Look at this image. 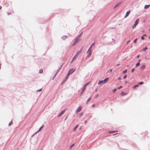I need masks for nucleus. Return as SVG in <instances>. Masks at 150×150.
<instances>
[{
    "mask_svg": "<svg viewBox=\"0 0 150 150\" xmlns=\"http://www.w3.org/2000/svg\"><path fill=\"white\" fill-rule=\"evenodd\" d=\"M76 70V69H70L69 71V74H71Z\"/></svg>",
    "mask_w": 150,
    "mask_h": 150,
    "instance_id": "1",
    "label": "nucleus"
},
{
    "mask_svg": "<svg viewBox=\"0 0 150 150\" xmlns=\"http://www.w3.org/2000/svg\"><path fill=\"white\" fill-rule=\"evenodd\" d=\"M79 40V39L78 38H76L74 40V43L72 44V46H74L78 42Z\"/></svg>",
    "mask_w": 150,
    "mask_h": 150,
    "instance_id": "2",
    "label": "nucleus"
},
{
    "mask_svg": "<svg viewBox=\"0 0 150 150\" xmlns=\"http://www.w3.org/2000/svg\"><path fill=\"white\" fill-rule=\"evenodd\" d=\"M81 106H79L76 110V113H78L81 110Z\"/></svg>",
    "mask_w": 150,
    "mask_h": 150,
    "instance_id": "3",
    "label": "nucleus"
},
{
    "mask_svg": "<svg viewBox=\"0 0 150 150\" xmlns=\"http://www.w3.org/2000/svg\"><path fill=\"white\" fill-rule=\"evenodd\" d=\"M82 49H81L80 50L77 52L75 55L78 56L82 52Z\"/></svg>",
    "mask_w": 150,
    "mask_h": 150,
    "instance_id": "4",
    "label": "nucleus"
},
{
    "mask_svg": "<svg viewBox=\"0 0 150 150\" xmlns=\"http://www.w3.org/2000/svg\"><path fill=\"white\" fill-rule=\"evenodd\" d=\"M139 21V18L137 19L135 21L134 24L136 26L138 24Z\"/></svg>",
    "mask_w": 150,
    "mask_h": 150,
    "instance_id": "5",
    "label": "nucleus"
},
{
    "mask_svg": "<svg viewBox=\"0 0 150 150\" xmlns=\"http://www.w3.org/2000/svg\"><path fill=\"white\" fill-rule=\"evenodd\" d=\"M130 13V11H127L126 12V14L125 16V18L127 17L128 16Z\"/></svg>",
    "mask_w": 150,
    "mask_h": 150,
    "instance_id": "6",
    "label": "nucleus"
},
{
    "mask_svg": "<svg viewBox=\"0 0 150 150\" xmlns=\"http://www.w3.org/2000/svg\"><path fill=\"white\" fill-rule=\"evenodd\" d=\"M105 83L104 82V81L103 80H99L98 83V85H100V84L101 83Z\"/></svg>",
    "mask_w": 150,
    "mask_h": 150,
    "instance_id": "7",
    "label": "nucleus"
},
{
    "mask_svg": "<svg viewBox=\"0 0 150 150\" xmlns=\"http://www.w3.org/2000/svg\"><path fill=\"white\" fill-rule=\"evenodd\" d=\"M88 52V57H89L91 55V53H92V51H90Z\"/></svg>",
    "mask_w": 150,
    "mask_h": 150,
    "instance_id": "8",
    "label": "nucleus"
},
{
    "mask_svg": "<svg viewBox=\"0 0 150 150\" xmlns=\"http://www.w3.org/2000/svg\"><path fill=\"white\" fill-rule=\"evenodd\" d=\"M145 67H146L145 65H143L140 68V69L142 70H143L145 68Z\"/></svg>",
    "mask_w": 150,
    "mask_h": 150,
    "instance_id": "9",
    "label": "nucleus"
},
{
    "mask_svg": "<svg viewBox=\"0 0 150 150\" xmlns=\"http://www.w3.org/2000/svg\"><path fill=\"white\" fill-rule=\"evenodd\" d=\"M150 4L149 5H145V6H144V8L145 9H147V8H149V7H150Z\"/></svg>",
    "mask_w": 150,
    "mask_h": 150,
    "instance_id": "10",
    "label": "nucleus"
},
{
    "mask_svg": "<svg viewBox=\"0 0 150 150\" xmlns=\"http://www.w3.org/2000/svg\"><path fill=\"white\" fill-rule=\"evenodd\" d=\"M109 80V78L108 77L105 78L103 81L104 83H106Z\"/></svg>",
    "mask_w": 150,
    "mask_h": 150,
    "instance_id": "11",
    "label": "nucleus"
},
{
    "mask_svg": "<svg viewBox=\"0 0 150 150\" xmlns=\"http://www.w3.org/2000/svg\"><path fill=\"white\" fill-rule=\"evenodd\" d=\"M109 80V78L108 77L105 78L103 81L104 83H106Z\"/></svg>",
    "mask_w": 150,
    "mask_h": 150,
    "instance_id": "12",
    "label": "nucleus"
},
{
    "mask_svg": "<svg viewBox=\"0 0 150 150\" xmlns=\"http://www.w3.org/2000/svg\"><path fill=\"white\" fill-rule=\"evenodd\" d=\"M43 126H44V125H42L41 127L40 128V129H39V130H38V131H37V132L36 133H35V134H37V133L38 132H40V131H41V130H42V128L43 127Z\"/></svg>",
    "mask_w": 150,
    "mask_h": 150,
    "instance_id": "13",
    "label": "nucleus"
},
{
    "mask_svg": "<svg viewBox=\"0 0 150 150\" xmlns=\"http://www.w3.org/2000/svg\"><path fill=\"white\" fill-rule=\"evenodd\" d=\"M121 4V3L120 2H119L118 3H117L115 5V6H114V8H116L118 6H119L120 4Z\"/></svg>",
    "mask_w": 150,
    "mask_h": 150,
    "instance_id": "14",
    "label": "nucleus"
},
{
    "mask_svg": "<svg viewBox=\"0 0 150 150\" xmlns=\"http://www.w3.org/2000/svg\"><path fill=\"white\" fill-rule=\"evenodd\" d=\"M83 32H82L78 36L77 38H78L79 39V38L82 35Z\"/></svg>",
    "mask_w": 150,
    "mask_h": 150,
    "instance_id": "15",
    "label": "nucleus"
},
{
    "mask_svg": "<svg viewBox=\"0 0 150 150\" xmlns=\"http://www.w3.org/2000/svg\"><path fill=\"white\" fill-rule=\"evenodd\" d=\"M117 132V131H109V133H115V132Z\"/></svg>",
    "mask_w": 150,
    "mask_h": 150,
    "instance_id": "16",
    "label": "nucleus"
},
{
    "mask_svg": "<svg viewBox=\"0 0 150 150\" xmlns=\"http://www.w3.org/2000/svg\"><path fill=\"white\" fill-rule=\"evenodd\" d=\"M78 56H77L76 55H75L72 58L73 60H75L76 59V58Z\"/></svg>",
    "mask_w": 150,
    "mask_h": 150,
    "instance_id": "17",
    "label": "nucleus"
},
{
    "mask_svg": "<svg viewBox=\"0 0 150 150\" xmlns=\"http://www.w3.org/2000/svg\"><path fill=\"white\" fill-rule=\"evenodd\" d=\"M91 97H90L88 99V100L87 101L86 104H87L88 103V102L91 100Z\"/></svg>",
    "mask_w": 150,
    "mask_h": 150,
    "instance_id": "18",
    "label": "nucleus"
},
{
    "mask_svg": "<svg viewBox=\"0 0 150 150\" xmlns=\"http://www.w3.org/2000/svg\"><path fill=\"white\" fill-rule=\"evenodd\" d=\"M148 49V48L147 47H145L144 48H143V51H146L147 49Z\"/></svg>",
    "mask_w": 150,
    "mask_h": 150,
    "instance_id": "19",
    "label": "nucleus"
},
{
    "mask_svg": "<svg viewBox=\"0 0 150 150\" xmlns=\"http://www.w3.org/2000/svg\"><path fill=\"white\" fill-rule=\"evenodd\" d=\"M140 63L139 62H138L136 64V67H137L140 65Z\"/></svg>",
    "mask_w": 150,
    "mask_h": 150,
    "instance_id": "20",
    "label": "nucleus"
},
{
    "mask_svg": "<svg viewBox=\"0 0 150 150\" xmlns=\"http://www.w3.org/2000/svg\"><path fill=\"white\" fill-rule=\"evenodd\" d=\"M95 43L94 42H93V43H92L91 44V46H90V47H91L92 48V47L94 46V45H95Z\"/></svg>",
    "mask_w": 150,
    "mask_h": 150,
    "instance_id": "21",
    "label": "nucleus"
},
{
    "mask_svg": "<svg viewBox=\"0 0 150 150\" xmlns=\"http://www.w3.org/2000/svg\"><path fill=\"white\" fill-rule=\"evenodd\" d=\"M86 87L85 86H84L83 88L82 91V92H83L85 90L86 88Z\"/></svg>",
    "mask_w": 150,
    "mask_h": 150,
    "instance_id": "22",
    "label": "nucleus"
},
{
    "mask_svg": "<svg viewBox=\"0 0 150 150\" xmlns=\"http://www.w3.org/2000/svg\"><path fill=\"white\" fill-rule=\"evenodd\" d=\"M43 70L42 69H41L39 71V73L40 74H42L43 73Z\"/></svg>",
    "mask_w": 150,
    "mask_h": 150,
    "instance_id": "23",
    "label": "nucleus"
},
{
    "mask_svg": "<svg viewBox=\"0 0 150 150\" xmlns=\"http://www.w3.org/2000/svg\"><path fill=\"white\" fill-rule=\"evenodd\" d=\"M91 83V82L90 81L89 82L86 83L84 86H85L86 87V86L89 84Z\"/></svg>",
    "mask_w": 150,
    "mask_h": 150,
    "instance_id": "24",
    "label": "nucleus"
},
{
    "mask_svg": "<svg viewBox=\"0 0 150 150\" xmlns=\"http://www.w3.org/2000/svg\"><path fill=\"white\" fill-rule=\"evenodd\" d=\"M78 125H76L74 128V131H75L76 130V129H77V128L78 127Z\"/></svg>",
    "mask_w": 150,
    "mask_h": 150,
    "instance_id": "25",
    "label": "nucleus"
},
{
    "mask_svg": "<svg viewBox=\"0 0 150 150\" xmlns=\"http://www.w3.org/2000/svg\"><path fill=\"white\" fill-rule=\"evenodd\" d=\"M66 111V110H62L61 112V113H62V114H63L65 112V111Z\"/></svg>",
    "mask_w": 150,
    "mask_h": 150,
    "instance_id": "26",
    "label": "nucleus"
},
{
    "mask_svg": "<svg viewBox=\"0 0 150 150\" xmlns=\"http://www.w3.org/2000/svg\"><path fill=\"white\" fill-rule=\"evenodd\" d=\"M66 111V110H62L61 112V113H62V114H63L65 112V111Z\"/></svg>",
    "mask_w": 150,
    "mask_h": 150,
    "instance_id": "27",
    "label": "nucleus"
},
{
    "mask_svg": "<svg viewBox=\"0 0 150 150\" xmlns=\"http://www.w3.org/2000/svg\"><path fill=\"white\" fill-rule=\"evenodd\" d=\"M127 71V69L125 70L123 72V74H125V73H126Z\"/></svg>",
    "mask_w": 150,
    "mask_h": 150,
    "instance_id": "28",
    "label": "nucleus"
},
{
    "mask_svg": "<svg viewBox=\"0 0 150 150\" xmlns=\"http://www.w3.org/2000/svg\"><path fill=\"white\" fill-rule=\"evenodd\" d=\"M127 95L126 93H124L123 92H122L121 93V95Z\"/></svg>",
    "mask_w": 150,
    "mask_h": 150,
    "instance_id": "29",
    "label": "nucleus"
},
{
    "mask_svg": "<svg viewBox=\"0 0 150 150\" xmlns=\"http://www.w3.org/2000/svg\"><path fill=\"white\" fill-rule=\"evenodd\" d=\"M74 144H73L71 145L70 146V148L71 149L74 146Z\"/></svg>",
    "mask_w": 150,
    "mask_h": 150,
    "instance_id": "30",
    "label": "nucleus"
},
{
    "mask_svg": "<svg viewBox=\"0 0 150 150\" xmlns=\"http://www.w3.org/2000/svg\"><path fill=\"white\" fill-rule=\"evenodd\" d=\"M13 122L11 120V122L9 123L8 125L9 126H10L12 124Z\"/></svg>",
    "mask_w": 150,
    "mask_h": 150,
    "instance_id": "31",
    "label": "nucleus"
},
{
    "mask_svg": "<svg viewBox=\"0 0 150 150\" xmlns=\"http://www.w3.org/2000/svg\"><path fill=\"white\" fill-rule=\"evenodd\" d=\"M62 115V113H61V112L58 115V117H59L60 116H61Z\"/></svg>",
    "mask_w": 150,
    "mask_h": 150,
    "instance_id": "32",
    "label": "nucleus"
},
{
    "mask_svg": "<svg viewBox=\"0 0 150 150\" xmlns=\"http://www.w3.org/2000/svg\"><path fill=\"white\" fill-rule=\"evenodd\" d=\"M122 88V86H120L119 87H118V88H117V89L118 90H119V89H120L121 88Z\"/></svg>",
    "mask_w": 150,
    "mask_h": 150,
    "instance_id": "33",
    "label": "nucleus"
},
{
    "mask_svg": "<svg viewBox=\"0 0 150 150\" xmlns=\"http://www.w3.org/2000/svg\"><path fill=\"white\" fill-rule=\"evenodd\" d=\"M143 82H139V83L138 84L139 85H142V84H143Z\"/></svg>",
    "mask_w": 150,
    "mask_h": 150,
    "instance_id": "34",
    "label": "nucleus"
},
{
    "mask_svg": "<svg viewBox=\"0 0 150 150\" xmlns=\"http://www.w3.org/2000/svg\"><path fill=\"white\" fill-rule=\"evenodd\" d=\"M91 48H92L91 47H90L87 51V52H88L89 51H91Z\"/></svg>",
    "mask_w": 150,
    "mask_h": 150,
    "instance_id": "35",
    "label": "nucleus"
},
{
    "mask_svg": "<svg viewBox=\"0 0 150 150\" xmlns=\"http://www.w3.org/2000/svg\"><path fill=\"white\" fill-rule=\"evenodd\" d=\"M137 38H136V39H135L134 40V41H133L134 42V43H136V42H137Z\"/></svg>",
    "mask_w": 150,
    "mask_h": 150,
    "instance_id": "36",
    "label": "nucleus"
},
{
    "mask_svg": "<svg viewBox=\"0 0 150 150\" xmlns=\"http://www.w3.org/2000/svg\"><path fill=\"white\" fill-rule=\"evenodd\" d=\"M67 38V37L66 36H64L62 37V38L64 39Z\"/></svg>",
    "mask_w": 150,
    "mask_h": 150,
    "instance_id": "37",
    "label": "nucleus"
},
{
    "mask_svg": "<svg viewBox=\"0 0 150 150\" xmlns=\"http://www.w3.org/2000/svg\"><path fill=\"white\" fill-rule=\"evenodd\" d=\"M136 25H134L132 26V29H134L135 28V27H136Z\"/></svg>",
    "mask_w": 150,
    "mask_h": 150,
    "instance_id": "38",
    "label": "nucleus"
},
{
    "mask_svg": "<svg viewBox=\"0 0 150 150\" xmlns=\"http://www.w3.org/2000/svg\"><path fill=\"white\" fill-rule=\"evenodd\" d=\"M59 71V70H58L56 72V73H55V76H56L57 74L58 73V72Z\"/></svg>",
    "mask_w": 150,
    "mask_h": 150,
    "instance_id": "39",
    "label": "nucleus"
},
{
    "mask_svg": "<svg viewBox=\"0 0 150 150\" xmlns=\"http://www.w3.org/2000/svg\"><path fill=\"white\" fill-rule=\"evenodd\" d=\"M138 86V85H136L135 86H134V88H136V87H137Z\"/></svg>",
    "mask_w": 150,
    "mask_h": 150,
    "instance_id": "40",
    "label": "nucleus"
},
{
    "mask_svg": "<svg viewBox=\"0 0 150 150\" xmlns=\"http://www.w3.org/2000/svg\"><path fill=\"white\" fill-rule=\"evenodd\" d=\"M69 74H67V77H66V80L68 79V78L69 77Z\"/></svg>",
    "mask_w": 150,
    "mask_h": 150,
    "instance_id": "41",
    "label": "nucleus"
},
{
    "mask_svg": "<svg viewBox=\"0 0 150 150\" xmlns=\"http://www.w3.org/2000/svg\"><path fill=\"white\" fill-rule=\"evenodd\" d=\"M134 68H133L131 70V72L132 73L133 72V71H134Z\"/></svg>",
    "mask_w": 150,
    "mask_h": 150,
    "instance_id": "42",
    "label": "nucleus"
},
{
    "mask_svg": "<svg viewBox=\"0 0 150 150\" xmlns=\"http://www.w3.org/2000/svg\"><path fill=\"white\" fill-rule=\"evenodd\" d=\"M117 91V89L116 88H115L113 90V92H115L116 91Z\"/></svg>",
    "mask_w": 150,
    "mask_h": 150,
    "instance_id": "43",
    "label": "nucleus"
},
{
    "mask_svg": "<svg viewBox=\"0 0 150 150\" xmlns=\"http://www.w3.org/2000/svg\"><path fill=\"white\" fill-rule=\"evenodd\" d=\"M141 38L143 40H144V36H142L141 37Z\"/></svg>",
    "mask_w": 150,
    "mask_h": 150,
    "instance_id": "44",
    "label": "nucleus"
},
{
    "mask_svg": "<svg viewBox=\"0 0 150 150\" xmlns=\"http://www.w3.org/2000/svg\"><path fill=\"white\" fill-rule=\"evenodd\" d=\"M42 89L41 88V89H40V90H37V92H39V91H41L42 90Z\"/></svg>",
    "mask_w": 150,
    "mask_h": 150,
    "instance_id": "45",
    "label": "nucleus"
},
{
    "mask_svg": "<svg viewBox=\"0 0 150 150\" xmlns=\"http://www.w3.org/2000/svg\"><path fill=\"white\" fill-rule=\"evenodd\" d=\"M127 77V75H125L124 77H123V78L124 79H125Z\"/></svg>",
    "mask_w": 150,
    "mask_h": 150,
    "instance_id": "46",
    "label": "nucleus"
},
{
    "mask_svg": "<svg viewBox=\"0 0 150 150\" xmlns=\"http://www.w3.org/2000/svg\"><path fill=\"white\" fill-rule=\"evenodd\" d=\"M98 94H97L96 96V98H97V97H98Z\"/></svg>",
    "mask_w": 150,
    "mask_h": 150,
    "instance_id": "47",
    "label": "nucleus"
},
{
    "mask_svg": "<svg viewBox=\"0 0 150 150\" xmlns=\"http://www.w3.org/2000/svg\"><path fill=\"white\" fill-rule=\"evenodd\" d=\"M130 41V40H129V41H127V44H128V43H129V42Z\"/></svg>",
    "mask_w": 150,
    "mask_h": 150,
    "instance_id": "48",
    "label": "nucleus"
},
{
    "mask_svg": "<svg viewBox=\"0 0 150 150\" xmlns=\"http://www.w3.org/2000/svg\"><path fill=\"white\" fill-rule=\"evenodd\" d=\"M92 106L93 108L94 107H95V104H93V105H92Z\"/></svg>",
    "mask_w": 150,
    "mask_h": 150,
    "instance_id": "49",
    "label": "nucleus"
},
{
    "mask_svg": "<svg viewBox=\"0 0 150 150\" xmlns=\"http://www.w3.org/2000/svg\"><path fill=\"white\" fill-rule=\"evenodd\" d=\"M139 57H140V55H138L137 56V58H139Z\"/></svg>",
    "mask_w": 150,
    "mask_h": 150,
    "instance_id": "50",
    "label": "nucleus"
},
{
    "mask_svg": "<svg viewBox=\"0 0 150 150\" xmlns=\"http://www.w3.org/2000/svg\"><path fill=\"white\" fill-rule=\"evenodd\" d=\"M83 114V113H82L80 115V116H81Z\"/></svg>",
    "mask_w": 150,
    "mask_h": 150,
    "instance_id": "51",
    "label": "nucleus"
},
{
    "mask_svg": "<svg viewBox=\"0 0 150 150\" xmlns=\"http://www.w3.org/2000/svg\"><path fill=\"white\" fill-rule=\"evenodd\" d=\"M56 76H55V75L54 76L53 78V80H54V78Z\"/></svg>",
    "mask_w": 150,
    "mask_h": 150,
    "instance_id": "52",
    "label": "nucleus"
},
{
    "mask_svg": "<svg viewBox=\"0 0 150 150\" xmlns=\"http://www.w3.org/2000/svg\"><path fill=\"white\" fill-rule=\"evenodd\" d=\"M143 36H144H144H146V34H144Z\"/></svg>",
    "mask_w": 150,
    "mask_h": 150,
    "instance_id": "53",
    "label": "nucleus"
},
{
    "mask_svg": "<svg viewBox=\"0 0 150 150\" xmlns=\"http://www.w3.org/2000/svg\"><path fill=\"white\" fill-rule=\"evenodd\" d=\"M121 79V78L120 77H119V78H118V79L119 80H120Z\"/></svg>",
    "mask_w": 150,
    "mask_h": 150,
    "instance_id": "54",
    "label": "nucleus"
},
{
    "mask_svg": "<svg viewBox=\"0 0 150 150\" xmlns=\"http://www.w3.org/2000/svg\"><path fill=\"white\" fill-rule=\"evenodd\" d=\"M112 69H110V72H112Z\"/></svg>",
    "mask_w": 150,
    "mask_h": 150,
    "instance_id": "55",
    "label": "nucleus"
},
{
    "mask_svg": "<svg viewBox=\"0 0 150 150\" xmlns=\"http://www.w3.org/2000/svg\"><path fill=\"white\" fill-rule=\"evenodd\" d=\"M87 122V121L86 120H85V123L86 124Z\"/></svg>",
    "mask_w": 150,
    "mask_h": 150,
    "instance_id": "56",
    "label": "nucleus"
},
{
    "mask_svg": "<svg viewBox=\"0 0 150 150\" xmlns=\"http://www.w3.org/2000/svg\"><path fill=\"white\" fill-rule=\"evenodd\" d=\"M11 14V13H8V15H9V14Z\"/></svg>",
    "mask_w": 150,
    "mask_h": 150,
    "instance_id": "57",
    "label": "nucleus"
},
{
    "mask_svg": "<svg viewBox=\"0 0 150 150\" xmlns=\"http://www.w3.org/2000/svg\"><path fill=\"white\" fill-rule=\"evenodd\" d=\"M141 60L140 59H139L138 61V62H139L141 61Z\"/></svg>",
    "mask_w": 150,
    "mask_h": 150,
    "instance_id": "58",
    "label": "nucleus"
},
{
    "mask_svg": "<svg viewBox=\"0 0 150 150\" xmlns=\"http://www.w3.org/2000/svg\"><path fill=\"white\" fill-rule=\"evenodd\" d=\"M120 65V64H117V66H119V65Z\"/></svg>",
    "mask_w": 150,
    "mask_h": 150,
    "instance_id": "59",
    "label": "nucleus"
},
{
    "mask_svg": "<svg viewBox=\"0 0 150 150\" xmlns=\"http://www.w3.org/2000/svg\"><path fill=\"white\" fill-rule=\"evenodd\" d=\"M1 8H2L1 6H0V10H1Z\"/></svg>",
    "mask_w": 150,
    "mask_h": 150,
    "instance_id": "60",
    "label": "nucleus"
},
{
    "mask_svg": "<svg viewBox=\"0 0 150 150\" xmlns=\"http://www.w3.org/2000/svg\"><path fill=\"white\" fill-rule=\"evenodd\" d=\"M83 92H82H82H81V94H82Z\"/></svg>",
    "mask_w": 150,
    "mask_h": 150,
    "instance_id": "61",
    "label": "nucleus"
},
{
    "mask_svg": "<svg viewBox=\"0 0 150 150\" xmlns=\"http://www.w3.org/2000/svg\"><path fill=\"white\" fill-rule=\"evenodd\" d=\"M73 61H74V60H73V59H72V61H71V63Z\"/></svg>",
    "mask_w": 150,
    "mask_h": 150,
    "instance_id": "62",
    "label": "nucleus"
},
{
    "mask_svg": "<svg viewBox=\"0 0 150 150\" xmlns=\"http://www.w3.org/2000/svg\"><path fill=\"white\" fill-rule=\"evenodd\" d=\"M67 117H66V118H65V120H66V119H67Z\"/></svg>",
    "mask_w": 150,
    "mask_h": 150,
    "instance_id": "63",
    "label": "nucleus"
},
{
    "mask_svg": "<svg viewBox=\"0 0 150 150\" xmlns=\"http://www.w3.org/2000/svg\"><path fill=\"white\" fill-rule=\"evenodd\" d=\"M127 83V81H126L125 82V83Z\"/></svg>",
    "mask_w": 150,
    "mask_h": 150,
    "instance_id": "64",
    "label": "nucleus"
}]
</instances>
